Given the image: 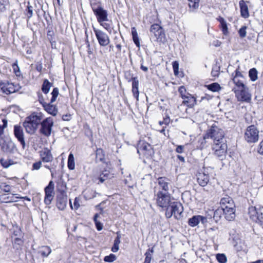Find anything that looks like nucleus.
<instances>
[{"label":"nucleus","instance_id":"25","mask_svg":"<svg viewBox=\"0 0 263 263\" xmlns=\"http://www.w3.org/2000/svg\"><path fill=\"white\" fill-rule=\"evenodd\" d=\"M239 4L241 16L245 18H248L249 16V13L248 7L246 4V2L243 0H241L239 1Z\"/></svg>","mask_w":263,"mask_h":263},{"label":"nucleus","instance_id":"54","mask_svg":"<svg viewBox=\"0 0 263 263\" xmlns=\"http://www.w3.org/2000/svg\"><path fill=\"white\" fill-rule=\"evenodd\" d=\"M132 88H138L139 81L136 77L132 78Z\"/></svg>","mask_w":263,"mask_h":263},{"label":"nucleus","instance_id":"19","mask_svg":"<svg viewBox=\"0 0 263 263\" xmlns=\"http://www.w3.org/2000/svg\"><path fill=\"white\" fill-rule=\"evenodd\" d=\"M40 155L41 161L43 162H50L53 159L51 152L47 148L41 151Z\"/></svg>","mask_w":263,"mask_h":263},{"label":"nucleus","instance_id":"39","mask_svg":"<svg viewBox=\"0 0 263 263\" xmlns=\"http://www.w3.org/2000/svg\"><path fill=\"white\" fill-rule=\"evenodd\" d=\"M249 75L250 79L252 81H255L257 78V70L253 68L251 69L249 71Z\"/></svg>","mask_w":263,"mask_h":263},{"label":"nucleus","instance_id":"20","mask_svg":"<svg viewBox=\"0 0 263 263\" xmlns=\"http://www.w3.org/2000/svg\"><path fill=\"white\" fill-rule=\"evenodd\" d=\"M19 89L18 86L13 83L8 82L6 86L3 87V92L7 95L14 93Z\"/></svg>","mask_w":263,"mask_h":263},{"label":"nucleus","instance_id":"41","mask_svg":"<svg viewBox=\"0 0 263 263\" xmlns=\"http://www.w3.org/2000/svg\"><path fill=\"white\" fill-rule=\"evenodd\" d=\"M207 88L214 92L217 91L220 88V85L217 83H213L207 85Z\"/></svg>","mask_w":263,"mask_h":263},{"label":"nucleus","instance_id":"49","mask_svg":"<svg viewBox=\"0 0 263 263\" xmlns=\"http://www.w3.org/2000/svg\"><path fill=\"white\" fill-rule=\"evenodd\" d=\"M247 27L246 26H243L241 27L238 33L239 34V36L241 38H243L246 36L247 32H246Z\"/></svg>","mask_w":263,"mask_h":263},{"label":"nucleus","instance_id":"12","mask_svg":"<svg viewBox=\"0 0 263 263\" xmlns=\"http://www.w3.org/2000/svg\"><path fill=\"white\" fill-rule=\"evenodd\" d=\"M158 191H162L163 193H169L168 191L172 188V185L170 179L166 177H159L158 178Z\"/></svg>","mask_w":263,"mask_h":263},{"label":"nucleus","instance_id":"56","mask_svg":"<svg viewBox=\"0 0 263 263\" xmlns=\"http://www.w3.org/2000/svg\"><path fill=\"white\" fill-rule=\"evenodd\" d=\"M42 161H40L34 163L32 165V170H39L42 166Z\"/></svg>","mask_w":263,"mask_h":263},{"label":"nucleus","instance_id":"10","mask_svg":"<svg viewBox=\"0 0 263 263\" xmlns=\"http://www.w3.org/2000/svg\"><path fill=\"white\" fill-rule=\"evenodd\" d=\"M137 152L139 154L141 153L146 157L151 156L154 153L152 146L144 141L139 142L138 144Z\"/></svg>","mask_w":263,"mask_h":263},{"label":"nucleus","instance_id":"32","mask_svg":"<svg viewBox=\"0 0 263 263\" xmlns=\"http://www.w3.org/2000/svg\"><path fill=\"white\" fill-rule=\"evenodd\" d=\"M196 99L189 93H187L185 99H184L183 103H187L189 106H193L196 104Z\"/></svg>","mask_w":263,"mask_h":263},{"label":"nucleus","instance_id":"58","mask_svg":"<svg viewBox=\"0 0 263 263\" xmlns=\"http://www.w3.org/2000/svg\"><path fill=\"white\" fill-rule=\"evenodd\" d=\"M184 146L179 145L176 149V152L178 153H182L183 151Z\"/></svg>","mask_w":263,"mask_h":263},{"label":"nucleus","instance_id":"4","mask_svg":"<svg viewBox=\"0 0 263 263\" xmlns=\"http://www.w3.org/2000/svg\"><path fill=\"white\" fill-rule=\"evenodd\" d=\"M183 211L182 204L178 202H172L166 209L165 216L170 218L174 216L176 219H179Z\"/></svg>","mask_w":263,"mask_h":263},{"label":"nucleus","instance_id":"23","mask_svg":"<svg viewBox=\"0 0 263 263\" xmlns=\"http://www.w3.org/2000/svg\"><path fill=\"white\" fill-rule=\"evenodd\" d=\"M2 148L4 152L8 153H12L16 149L15 144L12 141L5 142Z\"/></svg>","mask_w":263,"mask_h":263},{"label":"nucleus","instance_id":"61","mask_svg":"<svg viewBox=\"0 0 263 263\" xmlns=\"http://www.w3.org/2000/svg\"><path fill=\"white\" fill-rule=\"evenodd\" d=\"M173 69L178 70L179 69V63L177 61L173 62Z\"/></svg>","mask_w":263,"mask_h":263},{"label":"nucleus","instance_id":"38","mask_svg":"<svg viewBox=\"0 0 263 263\" xmlns=\"http://www.w3.org/2000/svg\"><path fill=\"white\" fill-rule=\"evenodd\" d=\"M24 13L27 17V21H28L33 15V7L30 5L29 3H28L27 8L26 9Z\"/></svg>","mask_w":263,"mask_h":263},{"label":"nucleus","instance_id":"53","mask_svg":"<svg viewBox=\"0 0 263 263\" xmlns=\"http://www.w3.org/2000/svg\"><path fill=\"white\" fill-rule=\"evenodd\" d=\"M0 189L5 192H9L10 191V186L5 184L0 185Z\"/></svg>","mask_w":263,"mask_h":263},{"label":"nucleus","instance_id":"1","mask_svg":"<svg viewBox=\"0 0 263 263\" xmlns=\"http://www.w3.org/2000/svg\"><path fill=\"white\" fill-rule=\"evenodd\" d=\"M42 119V116L40 114L34 113L27 117L23 122V126L26 132L30 134H33L37 129Z\"/></svg>","mask_w":263,"mask_h":263},{"label":"nucleus","instance_id":"5","mask_svg":"<svg viewBox=\"0 0 263 263\" xmlns=\"http://www.w3.org/2000/svg\"><path fill=\"white\" fill-rule=\"evenodd\" d=\"M151 39L156 42H163L165 40V33L163 29L159 25L154 24L150 28Z\"/></svg>","mask_w":263,"mask_h":263},{"label":"nucleus","instance_id":"35","mask_svg":"<svg viewBox=\"0 0 263 263\" xmlns=\"http://www.w3.org/2000/svg\"><path fill=\"white\" fill-rule=\"evenodd\" d=\"M0 163L2 164V165L5 168H8L10 165L16 163V162H14L13 160L11 159L5 158H2L0 160Z\"/></svg>","mask_w":263,"mask_h":263},{"label":"nucleus","instance_id":"3","mask_svg":"<svg viewBox=\"0 0 263 263\" xmlns=\"http://www.w3.org/2000/svg\"><path fill=\"white\" fill-rule=\"evenodd\" d=\"M224 133L222 129L216 126H212L206 132L205 138H211L213 140L214 144H218L223 142Z\"/></svg>","mask_w":263,"mask_h":263},{"label":"nucleus","instance_id":"27","mask_svg":"<svg viewBox=\"0 0 263 263\" xmlns=\"http://www.w3.org/2000/svg\"><path fill=\"white\" fill-rule=\"evenodd\" d=\"M51 252V249L48 246H42L39 251V253L44 257H48Z\"/></svg>","mask_w":263,"mask_h":263},{"label":"nucleus","instance_id":"13","mask_svg":"<svg viewBox=\"0 0 263 263\" xmlns=\"http://www.w3.org/2000/svg\"><path fill=\"white\" fill-rule=\"evenodd\" d=\"M92 11L99 23L108 21L107 11L104 9L102 6L93 9Z\"/></svg>","mask_w":263,"mask_h":263},{"label":"nucleus","instance_id":"52","mask_svg":"<svg viewBox=\"0 0 263 263\" xmlns=\"http://www.w3.org/2000/svg\"><path fill=\"white\" fill-rule=\"evenodd\" d=\"M220 26L223 33L224 35H227L228 34V29L227 27V24L226 22H224L223 23H222V24H221Z\"/></svg>","mask_w":263,"mask_h":263},{"label":"nucleus","instance_id":"42","mask_svg":"<svg viewBox=\"0 0 263 263\" xmlns=\"http://www.w3.org/2000/svg\"><path fill=\"white\" fill-rule=\"evenodd\" d=\"M80 199L78 197H76L74 199L73 202V206L71 204V200H69V203L70 205V208L71 209L78 210L80 205Z\"/></svg>","mask_w":263,"mask_h":263},{"label":"nucleus","instance_id":"18","mask_svg":"<svg viewBox=\"0 0 263 263\" xmlns=\"http://www.w3.org/2000/svg\"><path fill=\"white\" fill-rule=\"evenodd\" d=\"M14 134L17 140L20 142L23 148H25L26 144L24 139V134L22 128L18 125L14 126Z\"/></svg>","mask_w":263,"mask_h":263},{"label":"nucleus","instance_id":"2","mask_svg":"<svg viewBox=\"0 0 263 263\" xmlns=\"http://www.w3.org/2000/svg\"><path fill=\"white\" fill-rule=\"evenodd\" d=\"M154 199L158 206L166 209L172 202L171 194L164 193L162 191H157V186L154 188Z\"/></svg>","mask_w":263,"mask_h":263},{"label":"nucleus","instance_id":"21","mask_svg":"<svg viewBox=\"0 0 263 263\" xmlns=\"http://www.w3.org/2000/svg\"><path fill=\"white\" fill-rule=\"evenodd\" d=\"M205 220V218L202 216H194L189 219L188 224L191 227H194L197 226L199 223L200 221H201L202 223H203Z\"/></svg>","mask_w":263,"mask_h":263},{"label":"nucleus","instance_id":"55","mask_svg":"<svg viewBox=\"0 0 263 263\" xmlns=\"http://www.w3.org/2000/svg\"><path fill=\"white\" fill-rule=\"evenodd\" d=\"M132 92L133 96L136 98L137 100H139V92L138 88H132Z\"/></svg>","mask_w":263,"mask_h":263},{"label":"nucleus","instance_id":"60","mask_svg":"<svg viewBox=\"0 0 263 263\" xmlns=\"http://www.w3.org/2000/svg\"><path fill=\"white\" fill-rule=\"evenodd\" d=\"M132 34L133 37H136V36H138V33H137V30L135 27H133L132 28Z\"/></svg>","mask_w":263,"mask_h":263},{"label":"nucleus","instance_id":"43","mask_svg":"<svg viewBox=\"0 0 263 263\" xmlns=\"http://www.w3.org/2000/svg\"><path fill=\"white\" fill-rule=\"evenodd\" d=\"M92 10L101 6L100 0H89Z\"/></svg>","mask_w":263,"mask_h":263},{"label":"nucleus","instance_id":"24","mask_svg":"<svg viewBox=\"0 0 263 263\" xmlns=\"http://www.w3.org/2000/svg\"><path fill=\"white\" fill-rule=\"evenodd\" d=\"M223 215L225 218L228 221H232L235 218V209L230 207L227 209H223Z\"/></svg>","mask_w":263,"mask_h":263},{"label":"nucleus","instance_id":"31","mask_svg":"<svg viewBox=\"0 0 263 263\" xmlns=\"http://www.w3.org/2000/svg\"><path fill=\"white\" fill-rule=\"evenodd\" d=\"M117 236L115 238L114 240V246L111 248V251L113 252H117L119 249V244L120 243V239H121V235L118 232L117 233Z\"/></svg>","mask_w":263,"mask_h":263},{"label":"nucleus","instance_id":"16","mask_svg":"<svg viewBox=\"0 0 263 263\" xmlns=\"http://www.w3.org/2000/svg\"><path fill=\"white\" fill-rule=\"evenodd\" d=\"M213 149L215 155L222 159L227 153V145L225 143L213 144Z\"/></svg>","mask_w":263,"mask_h":263},{"label":"nucleus","instance_id":"17","mask_svg":"<svg viewBox=\"0 0 263 263\" xmlns=\"http://www.w3.org/2000/svg\"><path fill=\"white\" fill-rule=\"evenodd\" d=\"M67 196L65 192H61L57 196V206L60 210H64L66 207Z\"/></svg>","mask_w":263,"mask_h":263},{"label":"nucleus","instance_id":"26","mask_svg":"<svg viewBox=\"0 0 263 263\" xmlns=\"http://www.w3.org/2000/svg\"><path fill=\"white\" fill-rule=\"evenodd\" d=\"M114 177V174L109 171L105 170L100 174L99 180L101 183H103L107 179H110Z\"/></svg>","mask_w":263,"mask_h":263},{"label":"nucleus","instance_id":"28","mask_svg":"<svg viewBox=\"0 0 263 263\" xmlns=\"http://www.w3.org/2000/svg\"><path fill=\"white\" fill-rule=\"evenodd\" d=\"M220 203L221 208L227 204H229L230 206H233V200L231 197L228 196H226L221 199Z\"/></svg>","mask_w":263,"mask_h":263},{"label":"nucleus","instance_id":"44","mask_svg":"<svg viewBox=\"0 0 263 263\" xmlns=\"http://www.w3.org/2000/svg\"><path fill=\"white\" fill-rule=\"evenodd\" d=\"M99 215L98 214H96L93 217V220L95 222V224L97 228V229L98 231H101L103 229L102 224L99 221H98L97 218L99 217Z\"/></svg>","mask_w":263,"mask_h":263},{"label":"nucleus","instance_id":"9","mask_svg":"<svg viewBox=\"0 0 263 263\" xmlns=\"http://www.w3.org/2000/svg\"><path fill=\"white\" fill-rule=\"evenodd\" d=\"M41 128L40 132L46 136H49L51 134L52 127L53 125V121L51 118H47L40 123Z\"/></svg>","mask_w":263,"mask_h":263},{"label":"nucleus","instance_id":"50","mask_svg":"<svg viewBox=\"0 0 263 263\" xmlns=\"http://www.w3.org/2000/svg\"><path fill=\"white\" fill-rule=\"evenodd\" d=\"M220 67L215 65L212 68L211 74L213 77H217L219 75Z\"/></svg>","mask_w":263,"mask_h":263},{"label":"nucleus","instance_id":"6","mask_svg":"<svg viewBox=\"0 0 263 263\" xmlns=\"http://www.w3.org/2000/svg\"><path fill=\"white\" fill-rule=\"evenodd\" d=\"M51 95L52 97L50 101L48 103H43V107L49 114L55 116L57 115L58 109L51 104L55 101L59 95V89L57 87L54 88Z\"/></svg>","mask_w":263,"mask_h":263},{"label":"nucleus","instance_id":"14","mask_svg":"<svg viewBox=\"0 0 263 263\" xmlns=\"http://www.w3.org/2000/svg\"><path fill=\"white\" fill-rule=\"evenodd\" d=\"M54 183L50 181L48 185L45 189V196L44 202L46 205H49L54 197Z\"/></svg>","mask_w":263,"mask_h":263},{"label":"nucleus","instance_id":"11","mask_svg":"<svg viewBox=\"0 0 263 263\" xmlns=\"http://www.w3.org/2000/svg\"><path fill=\"white\" fill-rule=\"evenodd\" d=\"M232 90L235 93L238 101L248 102L251 100V95L246 90V86L243 89H237L236 87H234Z\"/></svg>","mask_w":263,"mask_h":263},{"label":"nucleus","instance_id":"7","mask_svg":"<svg viewBox=\"0 0 263 263\" xmlns=\"http://www.w3.org/2000/svg\"><path fill=\"white\" fill-rule=\"evenodd\" d=\"M244 137L248 143H255L258 140L259 131L254 125L249 126L246 130Z\"/></svg>","mask_w":263,"mask_h":263},{"label":"nucleus","instance_id":"59","mask_svg":"<svg viewBox=\"0 0 263 263\" xmlns=\"http://www.w3.org/2000/svg\"><path fill=\"white\" fill-rule=\"evenodd\" d=\"M170 122V117L168 116H166L164 118L163 120L162 121V123H164V124L167 125H168Z\"/></svg>","mask_w":263,"mask_h":263},{"label":"nucleus","instance_id":"57","mask_svg":"<svg viewBox=\"0 0 263 263\" xmlns=\"http://www.w3.org/2000/svg\"><path fill=\"white\" fill-rule=\"evenodd\" d=\"M239 67H238V68H237L236 69V70L235 71V74L233 77V78H237V79L239 78V79H243L242 73L239 71Z\"/></svg>","mask_w":263,"mask_h":263},{"label":"nucleus","instance_id":"64","mask_svg":"<svg viewBox=\"0 0 263 263\" xmlns=\"http://www.w3.org/2000/svg\"><path fill=\"white\" fill-rule=\"evenodd\" d=\"M2 122L3 123V125H1V127H3V131L7 126V120L6 119H3Z\"/></svg>","mask_w":263,"mask_h":263},{"label":"nucleus","instance_id":"33","mask_svg":"<svg viewBox=\"0 0 263 263\" xmlns=\"http://www.w3.org/2000/svg\"><path fill=\"white\" fill-rule=\"evenodd\" d=\"M51 86L52 84L47 79L44 80L42 86V91L45 94L48 93Z\"/></svg>","mask_w":263,"mask_h":263},{"label":"nucleus","instance_id":"8","mask_svg":"<svg viewBox=\"0 0 263 263\" xmlns=\"http://www.w3.org/2000/svg\"><path fill=\"white\" fill-rule=\"evenodd\" d=\"M93 30L96 38L101 46L105 47L110 43V39L107 33L101 30L93 27Z\"/></svg>","mask_w":263,"mask_h":263},{"label":"nucleus","instance_id":"47","mask_svg":"<svg viewBox=\"0 0 263 263\" xmlns=\"http://www.w3.org/2000/svg\"><path fill=\"white\" fill-rule=\"evenodd\" d=\"M117 259L116 256L114 254H110L109 255L106 256L104 258V260L105 262H111L116 260Z\"/></svg>","mask_w":263,"mask_h":263},{"label":"nucleus","instance_id":"63","mask_svg":"<svg viewBox=\"0 0 263 263\" xmlns=\"http://www.w3.org/2000/svg\"><path fill=\"white\" fill-rule=\"evenodd\" d=\"M99 24L107 30H109V25L108 24L104 22Z\"/></svg>","mask_w":263,"mask_h":263},{"label":"nucleus","instance_id":"48","mask_svg":"<svg viewBox=\"0 0 263 263\" xmlns=\"http://www.w3.org/2000/svg\"><path fill=\"white\" fill-rule=\"evenodd\" d=\"M18 198H20V197L14 196L13 195L4 198L6 200V202H16Z\"/></svg>","mask_w":263,"mask_h":263},{"label":"nucleus","instance_id":"15","mask_svg":"<svg viewBox=\"0 0 263 263\" xmlns=\"http://www.w3.org/2000/svg\"><path fill=\"white\" fill-rule=\"evenodd\" d=\"M249 214L253 221L260 223L263 221L262 212L260 210H257L255 206H251L249 208Z\"/></svg>","mask_w":263,"mask_h":263},{"label":"nucleus","instance_id":"45","mask_svg":"<svg viewBox=\"0 0 263 263\" xmlns=\"http://www.w3.org/2000/svg\"><path fill=\"white\" fill-rule=\"evenodd\" d=\"M189 2V6L190 8L196 9L199 7V0H188Z\"/></svg>","mask_w":263,"mask_h":263},{"label":"nucleus","instance_id":"30","mask_svg":"<svg viewBox=\"0 0 263 263\" xmlns=\"http://www.w3.org/2000/svg\"><path fill=\"white\" fill-rule=\"evenodd\" d=\"M154 253L153 248L148 249L145 253V260L144 263H152V256Z\"/></svg>","mask_w":263,"mask_h":263},{"label":"nucleus","instance_id":"46","mask_svg":"<svg viewBox=\"0 0 263 263\" xmlns=\"http://www.w3.org/2000/svg\"><path fill=\"white\" fill-rule=\"evenodd\" d=\"M216 259L220 263H226L227 261V257L224 254H217Z\"/></svg>","mask_w":263,"mask_h":263},{"label":"nucleus","instance_id":"36","mask_svg":"<svg viewBox=\"0 0 263 263\" xmlns=\"http://www.w3.org/2000/svg\"><path fill=\"white\" fill-rule=\"evenodd\" d=\"M243 79L237 78H233L232 80L234 83V84L236 85V88L237 89L240 88V89H243L244 87L245 86V84H243Z\"/></svg>","mask_w":263,"mask_h":263},{"label":"nucleus","instance_id":"22","mask_svg":"<svg viewBox=\"0 0 263 263\" xmlns=\"http://www.w3.org/2000/svg\"><path fill=\"white\" fill-rule=\"evenodd\" d=\"M197 181L202 186H205L209 181V176L205 172L198 173L197 174Z\"/></svg>","mask_w":263,"mask_h":263},{"label":"nucleus","instance_id":"40","mask_svg":"<svg viewBox=\"0 0 263 263\" xmlns=\"http://www.w3.org/2000/svg\"><path fill=\"white\" fill-rule=\"evenodd\" d=\"M209 139V138H205V135L202 138H200L199 141L198 143L199 144V145L197 146L198 148L200 149H202L206 146V139Z\"/></svg>","mask_w":263,"mask_h":263},{"label":"nucleus","instance_id":"29","mask_svg":"<svg viewBox=\"0 0 263 263\" xmlns=\"http://www.w3.org/2000/svg\"><path fill=\"white\" fill-rule=\"evenodd\" d=\"M96 161L97 162H105V154L101 148H98L96 151Z\"/></svg>","mask_w":263,"mask_h":263},{"label":"nucleus","instance_id":"34","mask_svg":"<svg viewBox=\"0 0 263 263\" xmlns=\"http://www.w3.org/2000/svg\"><path fill=\"white\" fill-rule=\"evenodd\" d=\"M67 165L70 170H73L75 168L74 158L72 153H70L68 156Z\"/></svg>","mask_w":263,"mask_h":263},{"label":"nucleus","instance_id":"37","mask_svg":"<svg viewBox=\"0 0 263 263\" xmlns=\"http://www.w3.org/2000/svg\"><path fill=\"white\" fill-rule=\"evenodd\" d=\"M223 214V209L221 207V208H218L215 211L214 213L213 218L216 221H218L219 220Z\"/></svg>","mask_w":263,"mask_h":263},{"label":"nucleus","instance_id":"51","mask_svg":"<svg viewBox=\"0 0 263 263\" xmlns=\"http://www.w3.org/2000/svg\"><path fill=\"white\" fill-rule=\"evenodd\" d=\"M179 92L183 99H185V97H186L187 95H185L186 93V89L185 87L183 86L180 87L179 89Z\"/></svg>","mask_w":263,"mask_h":263},{"label":"nucleus","instance_id":"62","mask_svg":"<svg viewBox=\"0 0 263 263\" xmlns=\"http://www.w3.org/2000/svg\"><path fill=\"white\" fill-rule=\"evenodd\" d=\"M133 41H134V43L136 45V46L137 47H139L140 46V43H139V41L138 36H136V37H133Z\"/></svg>","mask_w":263,"mask_h":263}]
</instances>
